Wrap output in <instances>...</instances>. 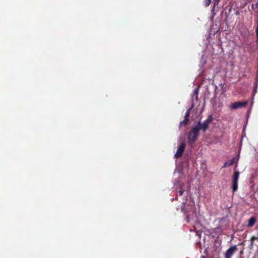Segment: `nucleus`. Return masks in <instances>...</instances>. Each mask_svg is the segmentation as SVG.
<instances>
[{"label":"nucleus","mask_w":258,"mask_h":258,"mask_svg":"<svg viewBox=\"0 0 258 258\" xmlns=\"http://www.w3.org/2000/svg\"><path fill=\"white\" fill-rule=\"evenodd\" d=\"M239 177V172L238 171H234L232 179V188L233 192H235L238 188V180Z\"/></svg>","instance_id":"obj_4"},{"label":"nucleus","mask_w":258,"mask_h":258,"mask_svg":"<svg viewBox=\"0 0 258 258\" xmlns=\"http://www.w3.org/2000/svg\"><path fill=\"white\" fill-rule=\"evenodd\" d=\"M256 36L258 38V27L257 26V28H256Z\"/></svg>","instance_id":"obj_18"},{"label":"nucleus","mask_w":258,"mask_h":258,"mask_svg":"<svg viewBox=\"0 0 258 258\" xmlns=\"http://www.w3.org/2000/svg\"><path fill=\"white\" fill-rule=\"evenodd\" d=\"M185 144L184 142H182L181 143L179 147H178V149L177 150L176 153L174 155V157L175 158H178L180 157L183 152L185 149Z\"/></svg>","instance_id":"obj_7"},{"label":"nucleus","mask_w":258,"mask_h":258,"mask_svg":"<svg viewBox=\"0 0 258 258\" xmlns=\"http://www.w3.org/2000/svg\"><path fill=\"white\" fill-rule=\"evenodd\" d=\"M235 159V158H233L231 160L225 162L224 165L222 166V168H225L226 167L232 165L234 163Z\"/></svg>","instance_id":"obj_9"},{"label":"nucleus","mask_w":258,"mask_h":258,"mask_svg":"<svg viewBox=\"0 0 258 258\" xmlns=\"http://www.w3.org/2000/svg\"><path fill=\"white\" fill-rule=\"evenodd\" d=\"M189 118L186 117L185 118L183 121H181L179 123V127H181L182 126H185L187 124L189 121Z\"/></svg>","instance_id":"obj_11"},{"label":"nucleus","mask_w":258,"mask_h":258,"mask_svg":"<svg viewBox=\"0 0 258 258\" xmlns=\"http://www.w3.org/2000/svg\"><path fill=\"white\" fill-rule=\"evenodd\" d=\"M236 245L231 246L228 248L224 254V258H231L233 254L237 250Z\"/></svg>","instance_id":"obj_6"},{"label":"nucleus","mask_w":258,"mask_h":258,"mask_svg":"<svg viewBox=\"0 0 258 258\" xmlns=\"http://www.w3.org/2000/svg\"><path fill=\"white\" fill-rule=\"evenodd\" d=\"M213 230L215 232L218 233H220L222 232L221 228L220 227H217L213 229Z\"/></svg>","instance_id":"obj_13"},{"label":"nucleus","mask_w":258,"mask_h":258,"mask_svg":"<svg viewBox=\"0 0 258 258\" xmlns=\"http://www.w3.org/2000/svg\"><path fill=\"white\" fill-rule=\"evenodd\" d=\"M256 221V218L255 217H251L248 220L247 226L248 227H252Z\"/></svg>","instance_id":"obj_8"},{"label":"nucleus","mask_w":258,"mask_h":258,"mask_svg":"<svg viewBox=\"0 0 258 258\" xmlns=\"http://www.w3.org/2000/svg\"><path fill=\"white\" fill-rule=\"evenodd\" d=\"M193 107H194V104H192L191 105V106L187 110V111H186L185 116H184L185 118H186V117L189 118V117L190 116V111H191V109H192Z\"/></svg>","instance_id":"obj_12"},{"label":"nucleus","mask_w":258,"mask_h":258,"mask_svg":"<svg viewBox=\"0 0 258 258\" xmlns=\"http://www.w3.org/2000/svg\"><path fill=\"white\" fill-rule=\"evenodd\" d=\"M255 240H252V236L250 238V243L249 245V248L250 249H252L253 248V247L254 246V241Z\"/></svg>","instance_id":"obj_14"},{"label":"nucleus","mask_w":258,"mask_h":258,"mask_svg":"<svg viewBox=\"0 0 258 258\" xmlns=\"http://www.w3.org/2000/svg\"><path fill=\"white\" fill-rule=\"evenodd\" d=\"M212 120L213 117L212 116H210L203 123H201L200 121H199L197 124L195 125L198 126L200 131L202 130L204 133H205L208 129L209 125Z\"/></svg>","instance_id":"obj_3"},{"label":"nucleus","mask_w":258,"mask_h":258,"mask_svg":"<svg viewBox=\"0 0 258 258\" xmlns=\"http://www.w3.org/2000/svg\"><path fill=\"white\" fill-rule=\"evenodd\" d=\"M207 1H208V3H207V6H209L211 3V0H207Z\"/></svg>","instance_id":"obj_19"},{"label":"nucleus","mask_w":258,"mask_h":258,"mask_svg":"<svg viewBox=\"0 0 258 258\" xmlns=\"http://www.w3.org/2000/svg\"><path fill=\"white\" fill-rule=\"evenodd\" d=\"M252 240H258V234L257 236H252Z\"/></svg>","instance_id":"obj_16"},{"label":"nucleus","mask_w":258,"mask_h":258,"mask_svg":"<svg viewBox=\"0 0 258 258\" xmlns=\"http://www.w3.org/2000/svg\"><path fill=\"white\" fill-rule=\"evenodd\" d=\"M189 118L186 117L185 118L183 121H181L179 123V127H181L182 126H185L187 124L189 121Z\"/></svg>","instance_id":"obj_10"},{"label":"nucleus","mask_w":258,"mask_h":258,"mask_svg":"<svg viewBox=\"0 0 258 258\" xmlns=\"http://www.w3.org/2000/svg\"><path fill=\"white\" fill-rule=\"evenodd\" d=\"M198 91H199V89L197 88L196 90H195L194 92V94L196 95V98H198Z\"/></svg>","instance_id":"obj_15"},{"label":"nucleus","mask_w":258,"mask_h":258,"mask_svg":"<svg viewBox=\"0 0 258 258\" xmlns=\"http://www.w3.org/2000/svg\"><path fill=\"white\" fill-rule=\"evenodd\" d=\"M194 207L191 205L184 204L181 207V211L185 215V220L186 222L189 223L190 220H192L194 216Z\"/></svg>","instance_id":"obj_2"},{"label":"nucleus","mask_w":258,"mask_h":258,"mask_svg":"<svg viewBox=\"0 0 258 258\" xmlns=\"http://www.w3.org/2000/svg\"><path fill=\"white\" fill-rule=\"evenodd\" d=\"M184 190H180L178 192L179 193V196H182V194H183V192Z\"/></svg>","instance_id":"obj_17"},{"label":"nucleus","mask_w":258,"mask_h":258,"mask_svg":"<svg viewBox=\"0 0 258 258\" xmlns=\"http://www.w3.org/2000/svg\"><path fill=\"white\" fill-rule=\"evenodd\" d=\"M200 130L198 126L194 125L188 133L187 143L192 146L198 140Z\"/></svg>","instance_id":"obj_1"},{"label":"nucleus","mask_w":258,"mask_h":258,"mask_svg":"<svg viewBox=\"0 0 258 258\" xmlns=\"http://www.w3.org/2000/svg\"><path fill=\"white\" fill-rule=\"evenodd\" d=\"M247 101L243 102H235L230 105V108L231 109H237L239 108L245 107L247 105Z\"/></svg>","instance_id":"obj_5"}]
</instances>
